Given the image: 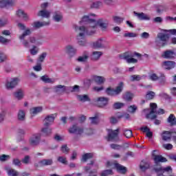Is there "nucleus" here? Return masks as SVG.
Instances as JSON below:
<instances>
[{"instance_id":"obj_1","label":"nucleus","mask_w":176,"mask_h":176,"mask_svg":"<svg viewBox=\"0 0 176 176\" xmlns=\"http://www.w3.org/2000/svg\"><path fill=\"white\" fill-rule=\"evenodd\" d=\"M76 32L78 33L76 36L78 44L80 46H86L87 41L86 40V35H91L94 34V30H90V28L86 29L85 26H76Z\"/></svg>"},{"instance_id":"obj_2","label":"nucleus","mask_w":176,"mask_h":176,"mask_svg":"<svg viewBox=\"0 0 176 176\" xmlns=\"http://www.w3.org/2000/svg\"><path fill=\"white\" fill-rule=\"evenodd\" d=\"M94 14H89L88 15H85L80 23H83L84 24H87V27L85 30H88L89 28L90 31H94L96 32V27H97V21L93 19Z\"/></svg>"},{"instance_id":"obj_3","label":"nucleus","mask_w":176,"mask_h":176,"mask_svg":"<svg viewBox=\"0 0 176 176\" xmlns=\"http://www.w3.org/2000/svg\"><path fill=\"white\" fill-rule=\"evenodd\" d=\"M157 39L155 40V43L159 47H164V46L168 44V40L170 39V34L168 33H158Z\"/></svg>"},{"instance_id":"obj_4","label":"nucleus","mask_w":176,"mask_h":176,"mask_svg":"<svg viewBox=\"0 0 176 176\" xmlns=\"http://www.w3.org/2000/svg\"><path fill=\"white\" fill-rule=\"evenodd\" d=\"M151 111L148 114L146 115V119H151L153 120V119H156L157 116L156 115H163L164 113V109H160L157 111H156V108H157V104L156 103H151Z\"/></svg>"},{"instance_id":"obj_5","label":"nucleus","mask_w":176,"mask_h":176,"mask_svg":"<svg viewBox=\"0 0 176 176\" xmlns=\"http://www.w3.org/2000/svg\"><path fill=\"white\" fill-rule=\"evenodd\" d=\"M124 87V84L123 82H120L118 85L116 87V89H112L111 87H109L106 89V94L107 96H119L120 93L123 91V88Z\"/></svg>"},{"instance_id":"obj_6","label":"nucleus","mask_w":176,"mask_h":176,"mask_svg":"<svg viewBox=\"0 0 176 176\" xmlns=\"http://www.w3.org/2000/svg\"><path fill=\"white\" fill-rule=\"evenodd\" d=\"M42 135L41 133H34L29 138V144L30 146H38L41 144Z\"/></svg>"},{"instance_id":"obj_7","label":"nucleus","mask_w":176,"mask_h":176,"mask_svg":"<svg viewBox=\"0 0 176 176\" xmlns=\"http://www.w3.org/2000/svg\"><path fill=\"white\" fill-rule=\"evenodd\" d=\"M133 57H134V54L130 52H125L120 56V58H121V60H126L128 64H135L138 63V60Z\"/></svg>"},{"instance_id":"obj_8","label":"nucleus","mask_w":176,"mask_h":176,"mask_svg":"<svg viewBox=\"0 0 176 176\" xmlns=\"http://www.w3.org/2000/svg\"><path fill=\"white\" fill-rule=\"evenodd\" d=\"M31 34H32L31 29L28 28L23 32V33L22 34H21L19 36L20 41H23L22 44L23 45V46L25 47H30V46H31L30 45V42H28V41L24 40V39H25V36H28L29 35H31Z\"/></svg>"},{"instance_id":"obj_9","label":"nucleus","mask_w":176,"mask_h":176,"mask_svg":"<svg viewBox=\"0 0 176 176\" xmlns=\"http://www.w3.org/2000/svg\"><path fill=\"white\" fill-rule=\"evenodd\" d=\"M68 131L70 134H76V135H82L84 133L83 128L78 126L77 124H74L69 127Z\"/></svg>"},{"instance_id":"obj_10","label":"nucleus","mask_w":176,"mask_h":176,"mask_svg":"<svg viewBox=\"0 0 176 176\" xmlns=\"http://www.w3.org/2000/svg\"><path fill=\"white\" fill-rule=\"evenodd\" d=\"M154 170L155 173H157V176H164L163 175V173H173V168H171V166H167L166 168L156 166L154 168Z\"/></svg>"},{"instance_id":"obj_11","label":"nucleus","mask_w":176,"mask_h":176,"mask_svg":"<svg viewBox=\"0 0 176 176\" xmlns=\"http://www.w3.org/2000/svg\"><path fill=\"white\" fill-rule=\"evenodd\" d=\"M119 135V129L116 130L109 129L107 135V141H116Z\"/></svg>"},{"instance_id":"obj_12","label":"nucleus","mask_w":176,"mask_h":176,"mask_svg":"<svg viewBox=\"0 0 176 176\" xmlns=\"http://www.w3.org/2000/svg\"><path fill=\"white\" fill-rule=\"evenodd\" d=\"M20 82V78H13L10 80V81H7L6 83V87L8 90H12V89H14L17 85H19Z\"/></svg>"},{"instance_id":"obj_13","label":"nucleus","mask_w":176,"mask_h":176,"mask_svg":"<svg viewBox=\"0 0 176 176\" xmlns=\"http://www.w3.org/2000/svg\"><path fill=\"white\" fill-rule=\"evenodd\" d=\"M152 156L155 164H157L158 163H165V162H167V159H166V157H164L162 155H156V150L153 151Z\"/></svg>"},{"instance_id":"obj_14","label":"nucleus","mask_w":176,"mask_h":176,"mask_svg":"<svg viewBox=\"0 0 176 176\" xmlns=\"http://www.w3.org/2000/svg\"><path fill=\"white\" fill-rule=\"evenodd\" d=\"M14 3V0H0V9H8L9 6H13Z\"/></svg>"},{"instance_id":"obj_15","label":"nucleus","mask_w":176,"mask_h":176,"mask_svg":"<svg viewBox=\"0 0 176 176\" xmlns=\"http://www.w3.org/2000/svg\"><path fill=\"white\" fill-rule=\"evenodd\" d=\"M63 19H64V16L63 15V12L60 11L54 12L52 15V20H54L55 23H60L63 21Z\"/></svg>"},{"instance_id":"obj_16","label":"nucleus","mask_w":176,"mask_h":176,"mask_svg":"<svg viewBox=\"0 0 176 176\" xmlns=\"http://www.w3.org/2000/svg\"><path fill=\"white\" fill-rule=\"evenodd\" d=\"M54 119H56V114L47 116L44 119V126L45 127H47V126H51V124H53Z\"/></svg>"},{"instance_id":"obj_17","label":"nucleus","mask_w":176,"mask_h":176,"mask_svg":"<svg viewBox=\"0 0 176 176\" xmlns=\"http://www.w3.org/2000/svg\"><path fill=\"white\" fill-rule=\"evenodd\" d=\"M175 62L171 60L164 61L162 63L163 68H164V69H168V71H170V69L175 68Z\"/></svg>"},{"instance_id":"obj_18","label":"nucleus","mask_w":176,"mask_h":176,"mask_svg":"<svg viewBox=\"0 0 176 176\" xmlns=\"http://www.w3.org/2000/svg\"><path fill=\"white\" fill-rule=\"evenodd\" d=\"M108 101L109 99L108 98L100 97L98 98V107L100 108H104L108 105Z\"/></svg>"},{"instance_id":"obj_19","label":"nucleus","mask_w":176,"mask_h":176,"mask_svg":"<svg viewBox=\"0 0 176 176\" xmlns=\"http://www.w3.org/2000/svg\"><path fill=\"white\" fill-rule=\"evenodd\" d=\"M41 133L44 137H50L53 133V129L49 127V126H44V127L41 129Z\"/></svg>"},{"instance_id":"obj_20","label":"nucleus","mask_w":176,"mask_h":176,"mask_svg":"<svg viewBox=\"0 0 176 176\" xmlns=\"http://www.w3.org/2000/svg\"><path fill=\"white\" fill-rule=\"evenodd\" d=\"M134 16L138 17L139 20H151L149 16L144 12H137L135 11L133 12Z\"/></svg>"},{"instance_id":"obj_21","label":"nucleus","mask_w":176,"mask_h":176,"mask_svg":"<svg viewBox=\"0 0 176 176\" xmlns=\"http://www.w3.org/2000/svg\"><path fill=\"white\" fill-rule=\"evenodd\" d=\"M13 96L14 98L20 101L23 100V98H24V90L18 89L15 92H14Z\"/></svg>"},{"instance_id":"obj_22","label":"nucleus","mask_w":176,"mask_h":176,"mask_svg":"<svg viewBox=\"0 0 176 176\" xmlns=\"http://www.w3.org/2000/svg\"><path fill=\"white\" fill-rule=\"evenodd\" d=\"M50 25V21H43V22H39V21H36L33 23L32 26L34 28H41L42 27H45V25Z\"/></svg>"},{"instance_id":"obj_23","label":"nucleus","mask_w":176,"mask_h":176,"mask_svg":"<svg viewBox=\"0 0 176 176\" xmlns=\"http://www.w3.org/2000/svg\"><path fill=\"white\" fill-rule=\"evenodd\" d=\"M17 119L19 122H25V110H19L17 113Z\"/></svg>"},{"instance_id":"obj_24","label":"nucleus","mask_w":176,"mask_h":176,"mask_svg":"<svg viewBox=\"0 0 176 176\" xmlns=\"http://www.w3.org/2000/svg\"><path fill=\"white\" fill-rule=\"evenodd\" d=\"M102 56V52L95 51L92 52L91 55V60H92V61H98Z\"/></svg>"},{"instance_id":"obj_25","label":"nucleus","mask_w":176,"mask_h":176,"mask_svg":"<svg viewBox=\"0 0 176 176\" xmlns=\"http://www.w3.org/2000/svg\"><path fill=\"white\" fill-rule=\"evenodd\" d=\"M39 164L41 167L45 166H52L53 164V159H44L39 162Z\"/></svg>"},{"instance_id":"obj_26","label":"nucleus","mask_w":176,"mask_h":176,"mask_svg":"<svg viewBox=\"0 0 176 176\" xmlns=\"http://www.w3.org/2000/svg\"><path fill=\"white\" fill-rule=\"evenodd\" d=\"M175 52L173 50H166L164 52L163 58H174V56H175Z\"/></svg>"},{"instance_id":"obj_27","label":"nucleus","mask_w":176,"mask_h":176,"mask_svg":"<svg viewBox=\"0 0 176 176\" xmlns=\"http://www.w3.org/2000/svg\"><path fill=\"white\" fill-rule=\"evenodd\" d=\"M29 41L30 43H33L36 46H41V45H42L41 40H39L38 37L30 36Z\"/></svg>"},{"instance_id":"obj_28","label":"nucleus","mask_w":176,"mask_h":176,"mask_svg":"<svg viewBox=\"0 0 176 176\" xmlns=\"http://www.w3.org/2000/svg\"><path fill=\"white\" fill-rule=\"evenodd\" d=\"M114 167H116V168H117V170L119 171V173H121V174H126L127 171V168H126V167L118 163H115Z\"/></svg>"},{"instance_id":"obj_29","label":"nucleus","mask_w":176,"mask_h":176,"mask_svg":"<svg viewBox=\"0 0 176 176\" xmlns=\"http://www.w3.org/2000/svg\"><path fill=\"white\" fill-rule=\"evenodd\" d=\"M37 16L44 17L45 19H49V17H50V12L46 10H42L38 12Z\"/></svg>"},{"instance_id":"obj_30","label":"nucleus","mask_w":176,"mask_h":176,"mask_svg":"<svg viewBox=\"0 0 176 176\" xmlns=\"http://www.w3.org/2000/svg\"><path fill=\"white\" fill-rule=\"evenodd\" d=\"M54 89L56 93H64V91H67V90H68L67 87L64 85H56Z\"/></svg>"},{"instance_id":"obj_31","label":"nucleus","mask_w":176,"mask_h":176,"mask_svg":"<svg viewBox=\"0 0 176 176\" xmlns=\"http://www.w3.org/2000/svg\"><path fill=\"white\" fill-rule=\"evenodd\" d=\"M43 109L41 107H33L30 109V113L32 116H35V115H38V113H41Z\"/></svg>"},{"instance_id":"obj_32","label":"nucleus","mask_w":176,"mask_h":176,"mask_svg":"<svg viewBox=\"0 0 176 176\" xmlns=\"http://www.w3.org/2000/svg\"><path fill=\"white\" fill-rule=\"evenodd\" d=\"M167 122L170 124V126H176L175 116H174V114H170L167 118Z\"/></svg>"},{"instance_id":"obj_33","label":"nucleus","mask_w":176,"mask_h":176,"mask_svg":"<svg viewBox=\"0 0 176 176\" xmlns=\"http://www.w3.org/2000/svg\"><path fill=\"white\" fill-rule=\"evenodd\" d=\"M93 157H94V154L92 153H87L82 155L81 161L86 163V162L89 160V159H93Z\"/></svg>"},{"instance_id":"obj_34","label":"nucleus","mask_w":176,"mask_h":176,"mask_svg":"<svg viewBox=\"0 0 176 176\" xmlns=\"http://www.w3.org/2000/svg\"><path fill=\"white\" fill-rule=\"evenodd\" d=\"M98 25L102 30H105V29H107V27H108V21L104 20V19H99L98 21Z\"/></svg>"},{"instance_id":"obj_35","label":"nucleus","mask_w":176,"mask_h":176,"mask_svg":"<svg viewBox=\"0 0 176 176\" xmlns=\"http://www.w3.org/2000/svg\"><path fill=\"white\" fill-rule=\"evenodd\" d=\"M16 14L18 16V17H22L25 21L28 20V15L22 10H19L16 11Z\"/></svg>"},{"instance_id":"obj_36","label":"nucleus","mask_w":176,"mask_h":176,"mask_svg":"<svg viewBox=\"0 0 176 176\" xmlns=\"http://www.w3.org/2000/svg\"><path fill=\"white\" fill-rule=\"evenodd\" d=\"M94 79L96 83H98V85H102V83H104L106 80L103 76H95Z\"/></svg>"},{"instance_id":"obj_37","label":"nucleus","mask_w":176,"mask_h":176,"mask_svg":"<svg viewBox=\"0 0 176 176\" xmlns=\"http://www.w3.org/2000/svg\"><path fill=\"white\" fill-rule=\"evenodd\" d=\"M162 137L164 141H168V140H171V135L170 134V131H164L162 134Z\"/></svg>"},{"instance_id":"obj_38","label":"nucleus","mask_w":176,"mask_h":176,"mask_svg":"<svg viewBox=\"0 0 176 176\" xmlns=\"http://www.w3.org/2000/svg\"><path fill=\"white\" fill-rule=\"evenodd\" d=\"M78 100L81 101L82 102H86V101H90V98L87 95H78L77 96Z\"/></svg>"},{"instance_id":"obj_39","label":"nucleus","mask_w":176,"mask_h":176,"mask_svg":"<svg viewBox=\"0 0 176 176\" xmlns=\"http://www.w3.org/2000/svg\"><path fill=\"white\" fill-rule=\"evenodd\" d=\"M8 175L9 176H19V173L17 170L12 168H7Z\"/></svg>"},{"instance_id":"obj_40","label":"nucleus","mask_w":176,"mask_h":176,"mask_svg":"<svg viewBox=\"0 0 176 176\" xmlns=\"http://www.w3.org/2000/svg\"><path fill=\"white\" fill-rule=\"evenodd\" d=\"M133 97H134V96L130 92H126L123 96V98L125 101H131L133 100Z\"/></svg>"},{"instance_id":"obj_41","label":"nucleus","mask_w":176,"mask_h":176,"mask_svg":"<svg viewBox=\"0 0 176 176\" xmlns=\"http://www.w3.org/2000/svg\"><path fill=\"white\" fill-rule=\"evenodd\" d=\"M94 47H95L96 49H100L101 47H104V45H102V39L99 38L98 41L94 42Z\"/></svg>"},{"instance_id":"obj_42","label":"nucleus","mask_w":176,"mask_h":176,"mask_svg":"<svg viewBox=\"0 0 176 176\" xmlns=\"http://www.w3.org/2000/svg\"><path fill=\"white\" fill-rule=\"evenodd\" d=\"M123 20H124V19H123L122 17L118 16H113V21L116 24H122V23H123Z\"/></svg>"},{"instance_id":"obj_43","label":"nucleus","mask_w":176,"mask_h":176,"mask_svg":"<svg viewBox=\"0 0 176 176\" xmlns=\"http://www.w3.org/2000/svg\"><path fill=\"white\" fill-rule=\"evenodd\" d=\"M147 168H149V163L145 162V161H142L140 163V170L145 171Z\"/></svg>"},{"instance_id":"obj_44","label":"nucleus","mask_w":176,"mask_h":176,"mask_svg":"<svg viewBox=\"0 0 176 176\" xmlns=\"http://www.w3.org/2000/svg\"><path fill=\"white\" fill-rule=\"evenodd\" d=\"M38 52H39V48L36 45H33L32 48L30 50V52L32 56H36V54H38Z\"/></svg>"},{"instance_id":"obj_45","label":"nucleus","mask_w":176,"mask_h":176,"mask_svg":"<svg viewBox=\"0 0 176 176\" xmlns=\"http://www.w3.org/2000/svg\"><path fill=\"white\" fill-rule=\"evenodd\" d=\"M76 52V50H75L72 45H67L66 47V52H67L68 54H74Z\"/></svg>"},{"instance_id":"obj_46","label":"nucleus","mask_w":176,"mask_h":176,"mask_svg":"<svg viewBox=\"0 0 176 176\" xmlns=\"http://www.w3.org/2000/svg\"><path fill=\"white\" fill-rule=\"evenodd\" d=\"M124 135L126 138H131L133 137V131L130 129H124Z\"/></svg>"},{"instance_id":"obj_47","label":"nucleus","mask_w":176,"mask_h":176,"mask_svg":"<svg viewBox=\"0 0 176 176\" xmlns=\"http://www.w3.org/2000/svg\"><path fill=\"white\" fill-rule=\"evenodd\" d=\"M138 109V107L135 104L131 105L128 107L127 112L129 113H135V111Z\"/></svg>"},{"instance_id":"obj_48","label":"nucleus","mask_w":176,"mask_h":176,"mask_svg":"<svg viewBox=\"0 0 176 176\" xmlns=\"http://www.w3.org/2000/svg\"><path fill=\"white\" fill-rule=\"evenodd\" d=\"M155 96H156V94L152 91H149L147 92L146 95V99L147 100H153L155 98Z\"/></svg>"},{"instance_id":"obj_49","label":"nucleus","mask_w":176,"mask_h":176,"mask_svg":"<svg viewBox=\"0 0 176 176\" xmlns=\"http://www.w3.org/2000/svg\"><path fill=\"white\" fill-rule=\"evenodd\" d=\"M41 80L44 82L45 83H53L54 81L50 78L47 76H43L41 77Z\"/></svg>"},{"instance_id":"obj_50","label":"nucleus","mask_w":176,"mask_h":176,"mask_svg":"<svg viewBox=\"0 0 176 176\" xmlns=\"http://www.w3.org/2000/svg\"><path fill=\"white\" fill-rule=\"evenodd\" d=\"M123 107H124V103L122 102H117L113 104V109H120L123 108Z\"/></svg>"},{"instance_id":"obj_51","label":"nucleus","mask_w":176,"mask_h":176,"mask_svg":"<svg viewBox=\"0 0 176 176\" xmlns=\"http://www.w3.org/2000/svg\"><path fill=\"white\" fill-rule=\"evenodd\" d=\"M10 159V155H5V154L0 155V162H1L2 163L5 162H8V160H9Z\"/></svg>"},{"instance_id":"obj_52","label":"nucleus","mask_w":176,"mask_h":176,"mask_svg":"<svg viewBox=\"0 0 176 176\" xmlns=\"http://www.w3.org/2000/svg\"><path fill=\"white\" fill-rule=\"evenodd\" d=\"M59 163H62V164H67L68 161L67 160V157L64 156H59L57 159Z\"/></svg>"},{"instance_id":"obj_53","label":"nucleus","mask_w":176,"mask_h":176,"mask_svg":"<svg viewBox=\"0 0 176 176\" xmlns=\"http://www.w3.org/2000/svg\"><path fill=\"white\" fill-rule=\"evenodd\" d=\"M60 151L63 152V153H65V155H67V153L69 152V148H68L67 144H63L60 148Z\"/></svg>"},{"instance_id":"obj_54","label":"nucleus","mask_w":176,"mask_h":176,"mask_svg":"<svg viewBox=\"0 0 176 176\" xmlns=\"http://www.w3.org/2000/svg\"><path fill=\"white\" fill-rule=\"evenodd\" d=\"M12 164L16 167H20L21 166V161L16 157L12 160Z\"/></svg>"},{"instance_id":"obj_55","label":"nucleus","mask_w":176,"mask_h":176,"mask_svg":"<svg viewBox=\"0 0 176 176\" xmlns=\"http://www.w3.org/2000/svg\"><path fill=\"white\" fill-rule=\"evenodd\" d=\"M102 6V3H101V1H96L91 5V8H92L93 9H98V8Z\"/></svg>"},{"instance_id":"obj_56","label":"nucleus","mask_w":176,"mask_h":176,"mask_svg":"<svg viewBox=\"0 0 176 176\" xmlns=\"http://www.w3.org/2000/svg\"><path fill=\"white\" fill-rule=\"evenodd\" d=\"M67 90H69L72 93H74L75 91H79V86L74 85V87H67Z\"/></svg>"},{"instance_id":"obj_57","label":"nucleus","mask_w":176,"mask_h":176,"mask_svg":"<svg viewBox=\"0 0 176 176\" xmlns=\"http://www.w3.org/2000/svg\"><path fill=\"white\" fill-rule=\"evenodd\" d=\"M124 38H135L137 37V34L134 32H127L124 34Z\"/></svg>"},{"instance_id":"obj_58","label":"nucleus","mask_w":176,"mask_h":176,"mask_svg":"<svg viewBox=\"0 0 176 176\" xmlns=\"http://www.w3.org/2000/svg\"><path fill=\"white\" fill-rule=\"evenodd\" d=\"M87 58H89V56L84 55L82 56L78 57L77 60L79 63H85V61H87Z\"/></svg>"},{"instance_id":"obj_59","label":"nucleus","mask_w":176,"mask_h":176,"mask_svg":"<svg viewBox=\"0 0 176 176\" xmlns=\"http://www.w3.org/2000/svg\"><path fill=\"white\" fill-rule=\"evenodd\" d=\"M112 174H113V172L112 171V170L108 169V170H104V171L102 173L101 176L112 175Z\"/></svg>"},{"instance_id":"obj_60","label":"nucleus","mask_w":176,"mask_h":176,"mask_svg":"<svg viewBox=\"0 0 176 176\" xmlns=\"http://www.w3.org/2000/svg\"><path fill=\"white\" fill-rule=\"evenodd\" d=\"M149 79L150 80H153L155 82L156 80H159V76H157L156 74L153 73L149 75Z\"/></svg>"},{"instance_id":"obj_61","label":"nucleus","mask_w":176,"mask_h":176,"mask_svg":"<svg viewBox=\"0 0 176 176\" xmlns=\"http://www.w3.org/2000/svg\"><path fill=\"white\" fill-rule=\"evenodd\" d=\"M31 157H30V155H25V157L23 159H22V163H23V164H30V160Z\"/></svg>"},{"instance_id":"obj_62","label":"nucleus","mask_w":176,"mask_h":176,"mask_svg":"<svg viewBox=\"0 0 176 176\" xmlns=\"http://www.w3.org/2000/svg\"><path fill=\"white\" fill-rule=\"evenodd\" d=\"M110 146L111 149H116L117 151H120V149H122V145L119 144H111Z\"/></svg>"},{"instance_id":"obj_63","label":"nucleus","mask_w":176,"mask_h":176,"mask_svg":"<svg viewBox=\"0 0 176 176\" xmlns=\"http://www.w3.org/2000/svg\"><path fill=\"white\" fill-rule=\"evenodd\" d=\"M54 140H55V141H64V136L56 134L54 137Z\"/></svg>"},{"instance_id":"obj_64","label":"nucleus","mask_w":176,"mask_h":176,"mask_svg":"<svg viewBox=\"0 0 176 176\" xmlns=\"http://www.w3.org/2000/svg\"><path fill=\"white\" fill-rule=\"evenodd\" d=\"M141 79V76L140 75H132L131 76V80L134 82V80H140Z\"/></svg>"}]
</instances>
